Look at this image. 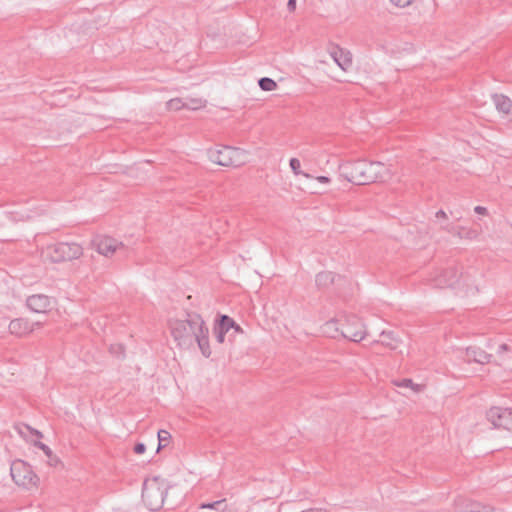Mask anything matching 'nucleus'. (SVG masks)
I'll return each instance as SVG.
<instances>
[{"instance_id":"dca6fc26","label":"nucleus","mask_w":512,"mask_h":512,"mask_svg":"<svg viewBox=\"0 0 512 512\" xmlns=\"http://www.w3.org/2000/svg\"><path fill=\"white\" fill-rule=\"evenodd\" d=\"M493 103L496 109L504 114H508L512 107V101L504 95L494 94L492 96Z\"/></svg>"},{"instance_id":"c9c22d12","label":"nucleus","mask_w":512,"mask_h":512,"mask_svg":"<svg viewBox=\"0 0 512 512\" xmlns=\"http://www.w3.org/2000/svg\"><path fill=\"white\" fill-rule=\"evenodd\" d=\"M474 211L477 213V214H480V215H485L487 213V209L483 206H476L474 208Z\"/></svg>"},{"instance_id":"4468645a","label":"nucleus","mask_w":512,"mask_h":512,"mask_svg":"<svg viewBox=\"0 0 512 512\" xmlns=\"http://www.w3.org/2000/svg\"><path fill=\"white\" fill-rule=\"evenodd\" d=\"M235 321L227 315H221L214 327V334L218 343L225 341L226 334L233 328Z\"/></svg>"},{"instance_id":"7c9ffc66","label":"nucleus","mask_w":512,"mask_h":512,"mask_svg":"<svg viewBox=\"0 0 512 512\" xmlns=\"http://www.w3.org/2000/svg\"><path fill=\"white\" fill-rule=\"evenodd\" d=\"M390 2L397 7L404 8L409 6L413 2V0H390Z\"/></svg>"},{"instance_id":"412c9836","label":"nucleus","mask_w":512,"mask_h":512,"mask_svg":"<svg viewBox=\"0 0 512 512\" xmlns=\"http://www.w3.org/2000/svg\"><path fill=\"white\" fill-rule=\"evenodd\" d=\"M184 100V108L197 110L202 107H205L206 100L202 98H185Z\"/></svg>"},{"instance_id":"f257e3e1","label":"nucleus","mask_w":512,"mask_h":512,"mask_svg":"<svg viewBox=\"0 0 512 512\" xmlns=\"http://www.w3.org/2000/svg\"><path fill=\"white\" fill-rule=\"evenodd\" d=\"M169 328L178 347L190 349L197 344L204 357L211 355L209 328L200 314L187 312L184 319H171Z\"/></svg>"},{"instance_id":"2f4dec72","label":"nucleus","mask_w":512,"mask_h":512,"mask_svg":"<svg viewBox=\"0 0 512 512\" xmlns=\"http://www.w3.org/2000/svg\"><path fill=\"white\" fill-rule=\"evenodd\" d=\"M35 446L41 449L46 456H51L52 450L46 444L38 441L35 442Z\"/></svg>"},{"instance_id":"f704fd0d","label":"nucleus","mask_w":512,"mask_h":512,"mask_svg":"<svg viewBox=\"0 0 512 512\" xmlns=\"http://www.w3.org/2000/svg\"><path fill=\"white\" fill-rule=\"evenodd\" d=\"M435 217H436L437 219H443V220H445V221H446V220H447V218H448V217H447V214H446V213H445V211H443V210H439V211H437V212H436V214H435Z\"/></svg>"},{"instance_id":"5701e85b","label":"nucleus","mask_w":512,"mask_h":512,"mask_svg":"<svg viewBox=\"0 0 512 512\" xmlns=\"http://www.w3.org/2000/svg\"><path fill=\"white\" fill-rule=\"evenodd\" d=\"M258 84L263 91H272L277 86L276 82L268 77H263L259 79Z\"/></svg>"},{"instance_id":"a19ab883","label":"nucleus","mask_w":512,"mask_h":512,"mask_svg":"<svg viewBox=\"0 0 512 512\" xmlns=\"http://www.w3.org/2000/svg\"><path fill=\"white\" fill-rule=\"evenodd\" d=\"M35 434L39 437H42V434L39 431H35Z\"/></svg>"},{"instance_id":"423d86ee","label":"nucleus","mask_w":512,"mask_h":512,"mask_svg":"<svg viewBox=\"0 0 512 512\" xmlns=\"http://www.w3.org/2000/svg\"><path fill=\"white\" fill-rule=\"evenodd\" d=\"M10 475L16 485L26 489H31L38 482L37 475L33 472L30 465L22 460L12 462L10 466Z\"/></svg>"},{"instance_id":"c756f323","label":"nucleus","mask_w":512,"mask_h":512,"mask_svg":"<svg viewBox=\"0 0 512 512\" xmlns=\"http://www.w3.org/2000/svg\"><path fill=\"white\" fill-rule=\"evenodd\" d=\"M340 50H341V48L339 46H337V45L332 46L329 49V55L331 56V58L334 60L335 63H336V59H338V55L340 53Z\"/></svg>"},{"instance_id":"f8f14e48","label":"nucleus","mask_w":512,"mask_h":512,"mask_svg":"<svg viewBox=\"0 0 512 512\" xmlns=\"http://www.w3.org/2000/svg\"><path fill=\"white\" fill-rule=\"evenodd\" d=\"M27 307L36 313H45L51 306L50 298L43 294L29 296L26 301Z\"/></svg>"},{"instance_id":"58836bf2","label":"nucleus","mask_w":512,"mask_h":512,"mask_svg":"<svg viewBox=\"0 0 512 512\" xmlns=\"http://www.w3.org/2000/svg\"><path fill=\"white\" fill-rule=\"evenodd\" d=\"M508 350H510V347L507 344H501L498 348V353L501 354Z\"/></svg>"},{"instance_id":"473e14b6","label":"nucleus","mask_w":512,"mask_h":512,"mask_svg":"<svg viewBox=\"0 0 512 512\" xmlns=\"http://www.w3.org/2000/svg\"><path fill=\"white\" fill-rule=\"evenodd\" d=\"M440 227L444 231H447L449 233H455V226L451 223H448V222L441 223Z\"/></svg>"},{"instance_id":"9d476101","label":"nucleus","mask_w":512,"mask_h":512,"mask_svg":"<svg viewBox=\"0 0 512 512\" xmlns=\"http://www.w3.org/2000/svg\"><path fill=\"white\" fill-rule=\"evenodd\" d=\"M97 252L105 257L112 256L115 252L124 248L123 243L109 236H97L93 240Z\"/></svg>"},{"instance_id":"4c0bfd02","label":"nucleus","mask_w":512,"mask_h":512,"mask_svg":"<svg viewBox=\"0 0 512 512\" xmlns=\"http://www.w3.org/2000/svg\"><path fill=\"white\" fill-rule=\"evenodd\" d=\"M319 183L327 184L330 182V179L326 176H318L315 178Z\"/></svg>"},{"instance_id":"4be33fe9","label":"nucleus","mask_w":512,"mask_h":512,"mask_svg":"<svg viewBox=\"0 0 512 512\" xmlns=\"http://www.w3.org/2000/svg\"><path fill=\"white\" fill-rule=\"evenodd\" d=\"M171 438L170 433L167 430L161 429L158 431V447L157 451H160L164 447L167 446L169 440Z\"/></svg>"},{"instance_id":"2eb2a0df","label":"nucleus","mask_w":512,"mask_h":512,"mask_svg":"<svg viewBox=\"0 0 512 512\" xmlns=\"http://www.w3.org/2000/svg\"><path fill=\"white\" fill-rule=\"evenodd\" d=\"M492 358L491 354L486 353L477 347H468L466 349V359L471 362L474 361L479 364L489 363Z\"/></svg>"},{"instance_id":"bb28decb","label":"nucleus","mask_w":512,"mask_h":512,"mask_svg":"<svg viewBox=\"0 0 512 512\" xmlns=\"http://www.w3.org/2000/svg\"><path fill=\"white\" fill-rule=\"evenodd\" d=\"M394 385L398 387L411 388L412 390L418 391V385H415L411 379H403L399 381H394Z\"/></svg>"},{"instance_id":"6e6552de","label":"nucleus","mask_w":512,"mask_h":512,"mask_svg":"<svg viewBox=\"0 0 512 512\" xmlns=\"http://www.w3.org/2000/svg\"><path fill=\"white\" fill-rule=\"evenodd\" d=\"M341 336L353 342H360L366 336V329L361 319L355 315L346 317L341 326Z\"/></svg>"},{"instance_id":"393cba45","label":"nucleus","mask_w":512,"mask_h":512,"mask_svg":"<svg viewBox=\"0 0 512 512\" xmlns=\"http://www.w3.org/2000/svg\"><path fill=\"white\" fill-rule=\"evenodd\" d=\"M289 165L293 171V173L295 175H303L305 176L306 178H311V176L307 173H304L301 171L300 167H301V163L300 161L297 159V158H291L290 159V162H289Z\"/></svg>"},{"instance_id":"1a4fd4ad","label":"nucleus","mask_w":512,"mask_h":512,"mask_svg":"<svg viewBox=\"0 0 512 512\" xmlns=\"http://www.w3.org/2000/svg\"><path fill=\"white\" fill-rule=\"evenodd\" d=\"M487 419L496 428L512 431V408L491 407Z\"/></svg>"},{"instance_id":"72a5a7b5","label":"nucleus","mask_w":512,"mask_h":512,"mask_svg":"<svg viewBox=\"0 0 512 512\" xmlns=\"http://www.w3.org/2000/svg\"><path fill=\"white\" fill-rule=\"evenodd\" d=\"M146 450V446L144 443H137L135 446H134V452L136 454H143Z\"/></svg>"},{"instance_id":"b1692460","label":"nucleus","mask_w":512,"mask_h":512,"mask_svg":"<svg viewBox=\"0 0 512 512\" xmlns=\"http://www.w3.org/2000/svg\"><path fill=\"white\" fill-rule=\"evenodd\" d=\"M224 503H225V499L217 500V501H214L211 503H202L200 505V508L201 509H215V510H219V511L223 512L225 510Z\"/></svg>"},{"instance_id":"0eeeda50","label":"nucleus","mask_w":512,"mask_h":512,"mask_svg":"<svg viewBox=\"0 0 512 512\" xmlns=\"http://www.w3.org/2000/svg\"><path fill=\"white\" fill-rule=\"evenodd\" d=\"M460 279L466 280L465 276L459 273L455 264H449L446 267L436 269L430 280L435 287L453 288L460 282Z\"/></svg>"},{"instance_id":"aec40b11","label":"nucleus","mask_w":512,"mask_h":512,"mask_svg":"<svg viewBox=\"0 0 512 512\" xmlns=\"http://www.w3.org/2000/svg\"><path fill=\"white\" fill-rule=\"evenodd\" d=\"M336 64L342 70H348L352 65V55L350 51L341 48L340 53L338 55V59H336Z\"/></svg>"},{"instance_id":"f3484780","label":"nucleus","mask_w":512,"mask_h":512,"mask_svg":"<svg viewBox=\"0 0 512 512\" xmlns=\"http://www.w3.org/2000/svg\"><path fill=\"white\" fill-rule=\"evenodd\" d=\"M380 336L381 340L377 341V343H381L383 346L395 350L398 348L400 340L395 336L393 331H382Z\"/></svg>"},{"instance_id":"cd10ccee","label":"nucleus","mask_w":512,"mask_h":512,"mask_svg":"<svg viewBox=\"0 0 512 512\" xmlns=\"http://www.w3.org/2000/svg\"><path fill=\"white\" fill-rule=\"evenodd\" d=\"M110 353L116 357H122L124 355V347L121 344L111 345Z\"/></svg>"},{"instance_id":"39448f33","label":"nucleus","mask_w":512,"mask_h":512,"mask_svg":"<svg viewBox=\"0 0 512 512\" xmlns=\"http://www.w3.org/2000/svg\"><path fill=\"white\" fill-rule=\"evenodd\" d=\"M83 254V248L77 243L59 242L48 245L44 250V255L51 262L59 263L78 259Z\"/></svg>"},{"instance_id":"a878e982","label":"nucleus","mask_w":512,"mask_h":512,"mask_svg":"<svg viewBox=\"0 0 512 512\" xmlns=\"http://www.w3.org/2000/svg\"><path fill=\"white\" fill-rule=\"evenodd\" d=\"M166 106H167L168 110L178 111L181 108H184V100L180 99V98H174V99L169 100L166 103Z\"/></svg>"},{"instance_id":"a211bd4d","label":"nucleus","mask_w":512,"mask_h":512,"mask_svg":"<svg viewBox=\"0 0 512 512\" xmlns=\"http://www.w3.org/2000/svg\"><path fill=\"white\" fill-rule=\"evenodd\" d=\"M335 281V274L329 271L320 272L316 275V285L319 288H327Z\"/></svg>"},{"instance_id":"7ed1b4c3","label":"nucleus","mask_w":512,"mask_h":512,"mask_svg":"<svg viewBox=\"0 0 512 512\" xmlns=\"http://www.w3.org/2000/svg\"><path fill=\"white\" fill-rule=\"evenodd\" d=\"M168 485L160 477L148 478L144 481L142 489V500L146 507L151 511L159 510L167 494Z\"/></svg>"},{"instance_id":"79ce46f5","label":"nucleus","mask_w":512,"mask_h":512,"mask_svg":"<svg viewBox=\"0 0 512 512\" xmlns=\"http://www.w3.org/2000/svg\"><path fill=\"white\" fill-rule=\"evenodd\" d=\"M470 499L466 498V501L464 502V506H467V503L469 502Z\"/></svg>"},{"instance_id":"e433bc0d","label":"nucleus","mask_w":512,"mask_h":512,"mask_svg":"<svg viewBox=\"0 0 512 512\" xmlns=\"http://www.w3.org/2000/svg\"><path fill=\"white\" fill-rule=\"evenodd\" d=\"M287 8L289 11H294L296 8V0H288Z\"/></svg>"},{"instance_id":"f03ea898","label":"nucleus","mask_w":512,"mask_h":512,"mask_svg":"<svg viewBox=\"0 0 512 512\" xmlns=\"http://www.w3.org/2000/svg\"><path fill=\"white\" fill-rule=\"evenodd\" d=\"M338 170L340 176L357 185L386 181L391 176L390 170L383 163L369 162L364 159L343 161L339 163Z\"/></svg>"},{"instance_id":"6ab92c4d","label":"nucleus","mask_w":512,"mask_h":512,"mask_svg":"<svg viewBox=\"0 0 512 512\" xmlns=\"http://www.w3.org/2000/svg\"><path fill=\"white\" fill-rule=\"evenodd\" d=\"M322 332L331 338H336L338 336H341V328L338 327V322L335 319H331L327 321L322 326Z\"/></svg>"},{"instance_id":"c85d7f7f","label":"nucleus","mask_w":512,"mask_h":512,"mask_svg":"<svg viewBox=\"0 0 512 512\" xmlns=\"http://www.w3.org/2000/svg\"><path fill=\"white\" fill-rule=\"evenodd\" d=\"M47 464L51 467H57L60 464L59 458L54 455L53 451H51V456H47Z\"/></svg>"},{"instance_id":"ea45409f","label":"nucleus","mask_w":512,"mask_h":512,"mask_svg":"<svg viewBox=\"0 0 512 512\" xmlns=\"http://www.w3.org/2000/svg\"><path fill=\"white\" fill-rule=\"evenodd\" d=\"M232 329H234V331L236 333H242L243 332L242 328L236 322H235V325L233 326Z\"/></svg>"},{"instance_id":"ddd939ff","label":"nucleus","mask_w":512,"mask_h":512,"mask_svg":"<svg viewBox=\"0 0 512 512\" xmlns=\"http://www.w3.org/2000/svg\"><path fill=\"white\" fill-rule=\"evenodd\" d=\"M39 326V323H35ZM9 332L17 337H23L30 334L34 330V324L29 323L23 318L14 319L9 323Z\"/></svg>"},{"instance_id":"9b49d317","label":"nucleus","mask_w":512,"mask_h":512,"mask_svg":"<svg viewBox=\"0 0 512 512\" xmlns=\"http://www.w3.org/2000/svg\"><path fill=\"white\" fill-rule=\"evenodd\" d=\"M466 497L457 496L454 499V510L455 512H494V508L491 505L483 504L477 501L469 500L467 506H464Z\"/></svg>"},{"instance_id":"20e7f679","label":"nucleus","mask_w":512,"mask_h":512,"mask_svg":"<svg viewBox=\"0 0 512 512\" xmlns=\"http://www.w3.org/2000/svg\"><path fill=\"white\" fill-rule=\"evenodd\" d=\"M211 162L225 167H238L247 162L248 152L231 146H222L207 151Z\"/></svg>"}]
</instances>
